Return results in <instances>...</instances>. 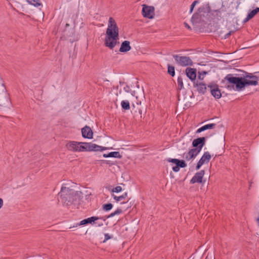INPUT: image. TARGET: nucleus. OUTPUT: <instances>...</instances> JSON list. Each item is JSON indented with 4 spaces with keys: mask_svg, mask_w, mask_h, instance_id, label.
Here are the masks:
<instances>
[{
    "mask_svg": "<svg viewBox=\"0 0 259 259\" xmlns=\"http://www.w3.org/2000/svg\"><path fill=\"white\" fill-rule=\"evenodd\" d=\"M95 224H97L98 227H102L103 225V224L102 223H100V222H95Z\"/></svg>",
    "mask_w": 259,
    "mask_h": 259,
    "instance_id": "4c0bfd02",
    "label": "nucleus"
},
{
    "mask_svg": "<svg viewBox=\"0 0 259 259\" xmlns=\"http://www.w3.org/2000/svg\"><path fill=\"white\" fill-rule=\"evenodd\" d=\"M4 91L8 94V93H7V92L6 91V88L3 85L2 86V92L0 93V95H1ZM1 99V95H0V100Z\"/></svg>",
    "mask_w": 259,
    "mask_h": 259,
    "instance_id": "72a5a7b5",
    "label": "nucleus"
},
{
    "mask_svg": "<svg viewBox=\"0 0 259 259\" xmlns=\"http://www.w3.org/2000/svg\"><path fill=\"white\" fill-rule=\"evenodd\" d=\"M178 90H181L184 88L183 79L182 76H179L177 79Z\"/></svg>",
    "mask_w": 259,
    "mask_h": 259,
    "instance_id": "393cba45",
    "label": "nucleus"
},
{
    "mask_svg": "<svg viewBox=\"0 0 259 259\" xmlns=\"http://www.w3.org/2000/svg\"><path fill=\"white\" fill-rule=\"evenodd\" d=\"M102 161L103 162V163H105L106 164H109V165H112L113 164V163H110L107 160H102Z\"/></svg>",
    "mask_w": 259,
    "mask_h": 259,
    "instance_id": "ea45409f",
    "label": "nucleus"
},
{
    "mask_svg": "<svg viewBox=\"0 0 259 259\" xmlns=\"http://www.w3.org/2000/svg\"><path fill=\"white\" fill-rule=\"evenodd\" d=\"M99 220H100V217L96 216L88 218L86 219H84L81 221L79 224H76L75 227H77L78 226L86 225L88 224H91L93 225L95 223V221H97Z\"/></svg>",
    "mask_w": 259,
    "mask_h": 259,
    "instance_id": "dca6fc26",
    "label": "nucleus"
},
{
    "mask_svg": "<svg viewBox=\"0 0 259 259\" xmlns=\"http://www.w3.org/2000/svg\"><path fill=\"white\" fill-rule=\"evenodd\" d=\"M83 151H87V149L84 147L83 144H81L79 145V150L78 152H83Z\"/></svg>",
    "mask_w": 259,
    "mask_h": 259,
    "instance_id": "2f4dec72",
    "label": "nucleus"
},
{
    "mask_svg": "<svg viewBox=\"0 0 259 259\" xmlns=\"http://www.w3.org/2000/svg\"><path fill=\"white\" fill-rule=\"evenodd\" d=\"M206 73H207V72H205V71H203V72H202V75H204V74H206Z\"/></svg>",
    "mask_w": 259,
    "mask_h": 259,
    "instance_id": "c03bdc74",
    "label": "nucleus"
},
{
    "mask_svg": "<svg viewBox=\"0 0 259 259\" xmlns=\"http://www.w3.org/2000/svg\"><path fill=\"white\" fill-rule=\"evenodd\" d=\"M1 95V99L0 100V107L6 106L11 102L9 94H8L5 91Z\"/></svg>",
    "mask_w": 259,
    "mask_h": 259,
    "instance_id": "a211bd4d",
    "label": "nucleus"
},
{
    "mask_svg": "<svg viewBox=\"0 0 259 259\" xmlns=\"http://www.w3.org/2000/svg\"><path fill=\"white\" fill-rule=\"evenodd\" d=\"M211 157L208 152H205L197 163L196 169L198 170L203 164L208 163L210 160Z\"/></svg>",
    "mask_w": 259,
    "mask_h": 259,
    "instance_id": "9b49d317",
    "label": "nucleus"
},
{
    "mask_svg": "<svg viewBox=\"0 0 259 259\" xmlns=\"http://www.w3.org/2000/svg\"><path fill=\"white\" fill-rule=\"evenodd\" d=\"M208 87L210 88L211 94L214 98L217 99L221 98L222 94L217 84L211 83L208 85Z\"/></svg>",
    "mask_w": 259,
    "mask_h": 259,
    "instance_id": "1a4fd4ad",
    "label": "nucleus"
},
{
    "mask_svg": "<svg viewBox=\"0 0 259 259\" xmlns=\"http://www.w3.org/2000/svg\"><path fill=\"white\" fill-rule=\"evenodd\" d=\"M185 26L188 29L191 30V27L190 26V25L186 22H184V23Z\"/></svg>",
    "mask_w": 259,
    "mask_h": 259,
    "instance_id": "f704fd0d",
    "label": "nucleus"
},
{
    "mask_svg": "<svg viewBox=\"0 0 259 259\" xmlns=\"http://www.w3.org/2000/svg\"><path fill=\"white\" fill-rule=\"evenodd\" d=\"M205 140L206 138L205 137L195 139L192 142V146L194 147V149H197L198 151L200 152L205 144Z\"/></svg>",
    "mask_w": 259,
    "mask_h": 259,
    "instance_id": "9d476101",
    "label": "nucleus"
},
{
    "mask_svg": "<svg viewBox=\"0 0 259 259\" xmlns=\"http://www.w3.org/2000/svg\"><path fill=\"white\" fill-rule=\"evenodd\" d=\"M87 149V151H103L106 149V148L97 145L92 143L81 142Z\"/></svg>",
    "mask_w": 259,
    "mask_h": 259,
    "instance_id": "6e6552de",
    "label": "nucleus"
},
{
    "mask_svg": "<svg viewBox=\"0 0 259 259\" xmlns=\"http://www.w3.org/2000/svg\"><path fill=\"white\" fill-rule=\"evenodd\" d=\"M131 49L130 42L128 40H125L122 42L119 51L121 53H125L129 51Z\"/></svg>",
    "mask_w": 259,
    "mask_h": 259,
    "instance_id": "aec40b11",
    "label": "nucleus"
},
{
    "mask_svg": "<svg viewBox=\"0 0 259 259\" xmlns=\"http://www.w3.org/2000/svg\"><path fill=\"white\" fill-rule=\"evenodd\" d=\"M81 144V142L76 141H69L66 144V147L67 149L69 151L73 152H78L79 145Z\"/></svg>",
    "mask_w": 259,
    "mask_h": 259,
    "instance_id": "ddd939ff",
    "label": "nucleus"
},
{
    "mask_svg": "<svg viewBox=\"0 0 259 259\" xmlns=\"http://www.w3.org/2000/svg\"><path fill=\"white\" fill-rule=\"evenodd\" d=\"M28 3L34 6L35 7H38L41 6V3L39 0H26Z\"/></svg>",
    "mask_w": 259,
    "mask_h": 259,
    "instance_id": "cd10ccee",
    "label": "nucleus"
},
{
    "mask_svg": "<svg viewBox=\"0 0 259 259\" xmlns=\"http://www.w3.org/2000/svg\"><path fill=\"white\" fill-rule=\"evenodd\" d=\"M82 136L84 138L92 139L93 136V131L89 126H85L81 129Z\"/></svg>",
    "mask_w": 259,
    "mask_h": 259,
    "instance_id": "f3484780",
    "label": "nucleus"
},
{
    "mask_svg": "<svg viewBox=\"0 0 259 259\" xmlns=\"http://www.w3.org/2000/svg\"><path fill=\"white\" fill-rule=\"evenodd\" d=\"M112 207L113 205L112 203H110L103 204L102 206V208L105 211H109L111 210Z\"/></svg>",
    "mask_w": 259,
    "mask_h": 259,
    "instance_id": "c756f323",
    "label": "nucleus"
},
{
    "mask_svg": "<svg viewBox=\"0 0 259 259\" xmlns=\"http://www.w3.org/2000/svg\"><path fill=\"white\" fill-rule=\"evenodd\" d=\"M103 157H115V158H121L122 156L120 155L119 152H111L109 153L108 154H104Z\"/></svg>",
    "mask_w": 259,
    "mask_h": 259,
    "instance_id": "5701e85b",
    "label": "nucleus"
},
{
    "mask_svg": "<svg viewBox=\"0 0 259 259\" xmlns=\"http://www.w3.org/2000/svg\"><path fill=\"white\" fill-rule=\"evenodd\" d=\"M122 191V188L121 186H116L115 188L112 190V192L118 193Z\"/></svg>",
    "mask_w": 259,
    "mask_h": 259,
    "instance_id": "7c9ffc66",
    "label": "nucleus"
},
{
    "mask_svg": "<svg viewBox=\"0 0 259 259\" xmlns=\"http://www.w3.org/2000/svg\"><path fill=\"white\" fill-rule=\"evenodd\" d=\"M119 39V29L115 20L110 17L108 21V28L106 31L105 45L110 49H113Z\"/></svg>",
    "mask_w": 259,
    "mask_h": 259,
    "instance_id": "f257e3e1",
    "label": "nucleus"
},
{
    "mask_svg": "<svg viewBox=\"0 0 259 259\" xmlns=\"http://www.w3.org/2000/svg\"><path fill=\"white\" fill-rule=\"evenodd\" d=\"M194 7H195L192 4H191V5L190 6V13H191L193 12Z\"/></svg>",
    "mask_w": 259,
    "mask_h": 259,
    "instance_id": "e433bc0d",
    "label": "nucleus"
},
{
    "mask_svg": "<svg viewBox=\"0 0 259 259\" xmlns=\"http://www.w3.org/2000/svg\"><path fill=\"white\" fill-rule=\"evenodd\" d=\"M231 31H230L229 33H227L225 36V38H228L231 35Z\"/></svg>",
    "mask_w": 259,
    "mask_h": 259,
    "instance_id": "a19ab883",
    "label": "nucleus"
},
{
    "mask_svg": "<svg viewBox=\"0 0 259 259\" xmlns=\"http://www.w3.org/2000/svg\"><path fill=\"white\" fill-rule=\"evenodd\" d=\"M225 79L229 83L235 84L237 90H241L247 85H256L258 84V77L248 73L244 77H234L228 74Z\"/></svg>",
    "mask_w": 259,
    "mask_h": 259,
    "instance_id": "f03ea898",
    "label": "nucleus"
},
{
    "mask_svg": "<svg viewBox=\"0 0 259 259\" xmlns=\"http://www.w3.org/2000/svg\"><path fill=\"white\" fill-rule=\"evenodd\" d=\"M127 193H124L123 194H122V195H121L120 196H116L114 195V199L116 201H119L122 200V199H125L127 197Z\"/></svg>",
    "mask_w": 259,
    "mask_h": 259,
    "instance_id": "c85d7f7f",
    "label": "nucleus"
},
{
    "mask_svg": "<svg viewBox=\"0 0 259 259\" xmlns=\"http://www.w3.org/2000/svg\"><path fill=\"white\" fill-rule=\"evenodd\" d=\"M256 221L257 222L258 226H259V217L257 219Z\"/></svg>",
    "mask_w": 259,
    "mask_h": 259,
    "instance_id": "37998d69",
    "label": "nucleus"
},
{
    "mask_svg": "<svg viewBox=\"0 0 259 259\" xmlns=\"http://www.w3.org/2000/svg\"><path fill=\"white\" fill-rule=\"evenodd\" d=\"M198 3V1H194L193 3H192V5L194 6V7L195 6V5Z\"/></svg>",
    "mask_w": 259,
    "mask_h": 259,
    "instance_id": "79ce46f5",
    "label": "nucleus"
},
{
    "mask_svg": "<svg viewBox=\"0 0 259 259\" xmlns=\"http://www.w3.org/2000/svg\"><path fill=\"white\" fill-rule=\"evenodd\" d=\"M200 152L197 149L192 148L188 152L184 153V156L187 161L195 158Z\"/></svg>",
    "mask_w": 259,
    "mask_h": 259,
    "instance_id": "2eb2a0df",
    "label": "nucleus"
},
{
    "mask_svg": "<svg viewBox=\"0 0 259 259\" xmlns=\"http://www.w3.org/2000/svg\"><path fill=\"white\" fill-rule=\"evenodd\" d=\"M176 63L181 66H192L193 61L188 56H180L178 55H173Z\"/></svg>",
    "mask_w": 259,
    "mask_h": 259,
    "instance_id": "39448f33",
    "label": "nucleus"
},
{
    "mask_svg": "<svg viewBox=\"0 0 259 259\" xmlns=\"http://www.w3.org/2000/svg\"><path fill=\"white\" fill-rule=\"evenodd\" d=\"M58 195L60 196L61 202L67 206L72 204L75 197L74 191L65 186L62 187Z\"/></svg>",
    "mask_w": 259,
    "mask_h": 259,
    "instance_id": "7ed1b4c3",
    "label": "nucleus"
},
{
    "mask_svg": "<svg viewBox=\"0 0 259 259\" xmlns=\"http://www.w3.org/2000/svg\"><path fill=\"white\" fill-rule=\"evenodd\" d=\"M187 76L191 80H195L196 77V69L192 68H187L186 69Z\"/></svg>",
    "mask_w": 259,
    "mask_h": 259,
    "instance_id": "6ab92c4d",
    "label": "nucleus"
},
{
    "mask_svg": "<svg viewBox=\"0 0 259 259\" xmlns=\"http://www.w3.org/2000/svg\"><path fill=\"white\" fill-rule=\"evenodd\" d=\"M142 15L145 18L152 19L154 16V8L152 6L143 5Z\"/></svg>",
    "mask_w": 259,
    "mask_h": 259,
    "instance_id": "0eeeda50",
    "label": "nucleus"
},
{
    "mask_svg": "<svg viewBox=\"0 0 259 259\" xmlns=\"http://www.w3.org/2000/svg\"><path fill=\"white\" fill-rule=\"evenodd\" d=\"M167 161L169 162L174 163L176 165L173 166L172 169L175 172H178L180 170V168H184L186 167L187 164L183 160H179L178 159L168 158Z\"/></svg>",
    "mask_w": 259,
    "mask_h": 259,
    "instance_id": "423d86ee",
    "label": "nucleus"
},
{
    "mask_svg": "<svg viewBox=\"0 0 259 259\" xmlns=\"http://www.w3.org/2000/svg\"><path fill=\"white\" fill-rule=\"evenodd\" d=\"M191 21L193 25L200 28L205 27L207 23L204 14V13H201L200 11V9L193 15Z\"/></svg>",
    "mask_w": 259,
    "mask_h": 259,
    "instance_id": "20e7f679",
    "label": "nucleus"
},
{
    "mask_svg": "<svg viewBox=\"0 0 259 259\" xmlns=\"http://www.w3.org/2000/svg\"><path fill=\"white\" fill-rule=\"evenodd\" d=\"M204 173L205 171L204 170H201L199 172H196L190 180V183H202Z\"/></svg>",
    "mask_w": 259,
    "mask_h": 259,
    "instance_id": "f8f14e48",
    "label": "nucleus"
},
{
    "mask_svg": "<svg viewBox=\"0 0 259 259\" xmlns=\"http://www.w3.org/2000/svg\"><path fill=\"white\" fill-rule=\"evenodd\" d=\"M122 212V210L121 208H118L114 212L111 213L110 214L108 215H105L102 217H100V220H103V221H106V220L108 219L114 217L115 215L119 214Z\"/></svg>",
    "mask_w": 259,
    "mask_h": 259,
    "instance_id": "412c9836",
    "label": "nucleus"
},
{
    "mask_svg": "<svg viewBox=\"0 0 259 259\" xmlns=\"http://www.w3.org/2000/svg\"><path fill=\"white\" fill-rule=\"evenodd\" d=\"M3 200L0 198V209L2 207L3 205Z\"/></svg>",
    "mask_w": 259,
    "mask_h": 259,
    "instance_id": "58836bf2",
    "label": "nucleus"
},
{
    "mask_svg": "<svg viewBox=\"0 0 259 259\" xmlns=\"http://www.w3.org/2000/svg\"><path fill=\"white\" fill-rule=\"evenodd\" d=\"M122 108L124 110H129L130 109V103L128 101H122L121 102Z\"/></svg>",
    "mask_w": 259,
    "mask_h": 259,
    "instance_id": "a878e982",
    "label": "nucleus"
},
{
    "mask_svg": "<svg viewBox=\"0 0 259 259\" xmlns=\"http://www.w3.org/2000/svg\"><path fill=\"white\" fill-rule=\"evenodd\" d=\"M203 78H204V77H203V75L202 74V73L200 72H199L198 78L200 80H203Z\"/></svg>",
    "mask_w": 259,
    "mask_h": 259,
    "instance_id": "c9c22d12",
    "label": "nucleus"
},
{
    "mask_svg": "<svg viewBox=\"0 0 259 259\" xmlns=\"http://www.w3.org/2000/svg\"><path fill=\"white\" fill-rule=\"evenodd\" d=\"M168 68V73L171 76H174L175 75V67L173 66H171L169 64L167 66Z\"/></svg>",
    "mask_w": 259,
    "mask_h": 259,
    "instance_id": "bb28decb",
    "label": "nucleus"
},
{
    "mask_svg": "<svg viewBox=\"0 0 259 259\" xmlns=\"http://www.w3.org/2000/svg\"><path fill=\"white\" fill-rule=\"evenodd\" d=\"M194 87L196 88L200 94H204L206 92V84L202 82L194 81Z\"/></svg>",
    "mask_w": 259,
    "mask_h": 259,
    "instance_id": "4468645a",
    "label": "nucleus"
},
{
    "mask_svg": "<svg viewBox=\"0 0 259 259\" xmlns=\"http://www.w3.org/2000/svg\"><path fill=\"white\" fill-rule=\"evenodd\" d=\"M112 236H110L109 234H105V239L103 241L104 243L106 241H107L108 240L112 238Z\"/></svg>",
    "mask_w": 259,
    "mask_h": 259,
    "instance_id": "473e14b6",
    "label": "nucleus"
},
{
    "mask_svg": "<svg viewBox=\"0 0 259 259\" xmlns=\"http://www.w3.org/2000/svg\"><path fill=\"white\" fill-rule=\"evenodd\" d=\"M215 123H210V124H206V125H204L202 126V127H200L199 128H198L196 132L197 133H201L204 131H205L206 130L213 128L215 127Z\"/></svg>",
    "mask_w": 259,
    "mask_h": 259,
    "instance_id": "4be33fe9",
    "label": "nucleus"
},
{
    "mask_svg": "<svg viewBox=\"0 0 259 259\" xmlns=\"http://www.w3.org/2000/svg\"><path fill=\"white\" fill-rule=\"evenodd\" d=\"M258 12L259 8H256V9L252 10L249 13H248L244 21L245 22L248 21L250 19L252 18Z\"/></svg>",
    "mask_w": 259,
    "mask_h": 259,
    "instance_id": "b1692460",
    "label": "nucleus"
}]
</instances>
